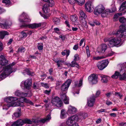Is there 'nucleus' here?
Masks as SVG:
<instances>
[{"label":"nucleus","mask_w":126,"mask_h":126,"mask_svg":"<svg viewBox=\"0 0 126 126\" xmlns=\"http://www.w3.org/2000/svg\"><path fill=\"white\" fill-rule=\"evenodd\" d=\"M89 81L92 84H95L98 82L97 76L94 74H93L88 78Z\"/></svg>","instance_id":"obj_12"},{"label":"nucleus","mask_w":126,"mask_h":126,"mask_svg":"<svg viewBox=\"0 0 126 126\" xmlns=\"http://www.w3.org/2000/svg\"><path fill=\"white\" fill-rule=\"evenodd\" d=\"M43 45L42 43H38L37 47H43Z\"/></svg>","instance_id":"obj_61"},{"label":"nucleus","mask_w":126,"mask_h":126,"mask_svg":"<svg viewBox=\"0 0 126 126\" xmlns=\"http://www.w3.org/2000/svg\"><path fill=\"white\" fill-rule=\"evenodd\" d=\"M42 9L43 11L45 13H47L49 10L48 6L46 4L43 6Z\"/></svg>","instance_id":"obj_32"},{"label":"nucleus","mask_w":126,"mask_h":126,"mask_svg":"<svg viewBox=\"0 0 126 126\" xmlns=\"http://www.w3.org/2000/svg\"><path fill=\"white\" fill-rule=\"evenodd\" d=\"M20 110V109H18L17 111L14 113L12 116V118L13 119L14 118V117L16 118H18L21 116V112Z\"/></svg>","instance_id":"obj_28"},{"label":"nucleus","mask_w":126,"mask_h":126,"mask_svg":"<svg viewBox=\"0 0 126 126\" xmlns=\"http://www.w3.org/2000/svg\"><path fill=\"white\" fill-rule=\"evenodd\" d=\"M126 1L123 3L121 4L120 8L119 10V11L120 12L121 11H125V12H126Z\"/></svg>","instance_id":"obj_27"},{"label":"nucleus","mask_w":126,"mask_h":126,"mask_svg":"<svg viewBox=\"0 0 126 126\" xmlns=\"http://www.w3.org/2000/svg\"><path fill=\"white\" fill-rule=\"evenodd\" d=\"M11 26V25L9 24L4 20L0 21V28L2 29H7L9 28Z\"/></svg>","instance_id":"obj_17"},{"label":"nucleus","mask_w":126,"mask_h":126,"mask_svg":"<svg viewBox=\"0 0 126 126\" xmlns=\"http://www.w3.org/2000/svg\"><path fill=\"white\" fill-rule=\"evenodd\" d=\"M75 58L74 59V60L75 61H78L79 60V55L77 54H76L74 56Z\"/></svg>","instance_id":"obj_50"},{"label":"nucleus","mask_w":126,"mask_h":126,"mask_svg":"<svg viewBox=\"0 0 126 126\" xmlns=\"http://www.w3.org/2000/svg\"><path fill=\"white\" fill-rule=\"evenodd\" d=\"M105 58V57L103 56H100L94 57L93 59L94 60H99Z\"/></svg>","instance_id":"obj_44"},{"label":"nucleus","mask_w":126,"mask_h":126,"mask_svg":"<svg viewBox=\"0 0 126 126\" xmlns=\"http://www.w3.org/2000/svg\"><path fill=\"white\" fill-rule=\"evenodd\" d=\"M76 61H75L74 60L73 61H72L71 62L72 64H69V65H70L71 66L74 67L75 66V65H77V63L76 62Z\"/></svg>","instance_id":"obj_47"},{"label":"nucleus","mask_w":126,"mask_h":126,"mask_svg":"<svg viewBox=\"0 0 126 126\" xmlns=\"http://www.w3.org/2000/svg\"><path fill=\"white\" fill-rule=\"evenodd\" d=\"M114 94L117 96L119 97L120 98H121L123 96L119 93L117 92H115V93Z\"/></svg>","instance_id":"obj_49"},{"label":"nucleus","mask_w":126,"mask_h":126,"mask_svg":"<svg viewBox=\"0 0 126 126\" xmlns=\"http://www.w3.org/2000/svg\"><path fill=\"white\" fill-rule=\"evenodd\" d=\"M18 99L17 98L13 96H9L6 98L4 100L6 103L3 105V109L7 110L10 107L20 106V104L19 102H14Z\"/></svg>","instance_id":"obj_1"},{"label":"nucleus","mask_w":126,"mask_h":126,"mask_svg":"<svg viewBox=\"0 0 126 126\" xmlns=\"http://www.w3.org/2000/svg\"><path fill=\"white\" fill-rule=\"evenodd\" d=\"M22 121V126L24 124H31L32 123V122L30 119H26L24 120L21 119Z\"/></svg>","instance_id":"obj_31"},{"label":"nucleus","mask_w":126,"mask_h":126,"mask_svg":"<svg viewBox=\"0 0 126 126\" xmlns=\"http://www.w3.org/2000/svg\"><path fill=\"white\" fill-rule=\"evenodd\" d=\"M9 34V33L6 31H0V38L2 39L5 35H8Z\"/></svg>","instance_id":"obj_23"},{"label":"nucleus","mask_w":126,"mask_h":126,"mask_svg":"<svg viewBox=\"0 0 126 126\" xmlns=\"http://www.w3.org/2000/svg\"><path fill=\"white\" fill-rule=\"evenodd\" d=\"M122 12L121 13H116V14L118 15V16H121L125 14L126 12H125V11H122Z\"/></svg>","instance_id":"obj_54"},{"label":"nucleus","mask_w":126,"mask_h":126,"mask_svg":"<svg viewBox=\"0 0 126 126\" xmlns=\"http://www.w3.org/2000/svg\"><path fill=\"white\" fill-rule=\"evenodd\" d=\"M19 20L20 22L22 23L30 22L31 21L28 16L24 12L20 16Z\"/></svg>","instance_id":"obj_8"},{"label":"nucleus","mask_w":126,"mask_h":126,"mask_svg":"<svg viewBox=\"0 0 126 126\" xmlns=\"http://www.w3.org/2000/svg\"><path fill=\"white\" fill-rule=\"evenodd\" d=\"M53 21L54 23L55 24H59L60 22L59 19L57 18L54 17L53 19Z\"/></svg>","instance_id":"obj_36"},{"label":"nucleus","mask_w":126,"mask_h":126,"mask_svg":"<svg viewBox=\"0 0 126 126\" xmlns=\"http://www.w3.org/2000/svg\"><path fill=\"white\" fill-rule=\"evenodd\" d=\"M77 109L75 108L71 105L69 106L67 110V112L68 113L72 114L75 113Z\"/></svg>","instance_id":"obj_21"},{"label":"nucleus","mask_w":126,"mask_h":126,"mask_svg":"<svg viewBox=\"0 0 126 126\" xmlns=\"http://www.w3.org/2000/svg\"><path fill=\"white\" fill-rule=\"evenodd\" d=\"M41 84L42 86L46 88H47L49 87V86L48 84L47 83H41Z\"/></svg>","instance_id":"obj_48"},{"label":"nucleus","mask_w":126,"mask_h":126,"mask_svg":"<svg viewBox=\"0 0 126 126\" xmlns=\"http://www.w3.org/2000/svg\"><path fill=\"white\" fill-rule=\"evenodd\" d=\"M53 61L57 63L58 67L59 68L62 67L63 64H67V63L65 62L64 60L63 59L58 60L57 59L54 58Z\"/></svg>","instance_id":"obj_15"},{"label":"nucleus","mask_w":126,"mask_h":126,"mask_svg":"<svg viewBox=\"0 0 126 126\" xmlns=\"http://www.w3.org/2000/svg\"><path fill=\"white\" fill-rule=\"evenodd\" d=\"M66 113L64 110H62L61 111L60 117L62 119L65 118L66 117Z\"/></svg>","instance_id":"obj_33"},{"label":"nucleus","mask_w":126,"mask_h":126,"mask_svg":"<svg viewBox=\"0 0 126 126\" xmlns=\"http://www.w3.org/2000/svg\"><path fill=\"white\" fill-rule=\"evenodd\" d=\"M104 40L105 42H108V45L110 47L116 46L119 44L121 41V39L120 38H114L110 39V38H106Z\"/></svg>","instance_id":"obj_4"},{"label":"nucleus","mask_w":126,"mask_h":126,"mask_svg":"<svg viewBox=\"0 0 126 126\" xmlns=\"http://www.w3.org/2000/svg\"><path fill=\"white\" fill-rule=\"evenodd\" d=\"M109 63V62L107 60H103L98 62L97 66L99 69L102 70L107 66Z\"/></svg>","instance_id":"obj_7"},{"label":"nucleus","mask_w":126,"mask_h":126,"mask_svg":"<svg viewBox=\"0 0 126 126\" xmlns=\"http://www.w3.org/2000/svg\"><path fill=\"white\" fill-rule=\"evenodd\" d=\"M126 63H124L122 64H119L118 65V66L121 67V71H122L123 72H124L122 75H121L119 72L116 71L114 74L111 77L113 78L116 79L119 77L121 80L125 79L126 72Z\"/></svg>","instance_id":"obj_3"},{"label":"nucleus","mask_w":126,"mask_h":126,"mask_svg":"<svg viewBox=\"0 0 126 126\" xmlns=\"http://www.w3.org/2000/svg\"><path fill=\"white\" fill-rule=\"evenodd\" d=\"M70 52L69 50H64L62 52V54L63 55H66L67 56H68L69 55Z\"/></svg>","instance_id":"obj_41"},{"label":"nucleus","mask_w":126,"mask_h":126,"mask_svg":"<svg viewBox=\"0 0 126 126\" xmlns=\"http://www.w3.org/2000/svg\"><path fill=\"white\" fill-rule=\"evenodd\" d=\"M82 84V79H80L78 83L76 84V82H75V85L76 86L80 87L81 86Z\"/></svg>","instance_id":"obj_43"},{"label":"nucleus","mask_w":126,"mask_h":126,"mask_svg":"<svg viewBox=\"0 0 126 126\" xmlns=\"http://www.w3.org/2000/svg\"><path fill=\"white\" fill-rule=\"evenodd\" d=\"M105 9L104 6L102 5L97 6L94 9V14L97 15L98 14L102 13Z\"/></svg>","instance_id":"obj_13"},{"label":"nucleus","mask_w":126,"mask_h":126,"mask_svg":"<svg viewBox=\"0 0 126 126\" xmlns=\"http://www.w3.org/2000/svg\"><path fill=\"white\" fill-rule=\"evenodd\" d=\"M86 51L88 57L90 55V54L89 49V48H86Z\"/></svg>","instance_id":"obj_57"},{"label":"nucleus","mask_w":126,"mask_h":126,"mask_svg":"<svg viewBox=\"0 0 126 126\" xmlns=\"http://www.w3.org/2000/svg\"><path fill=\"white\" fill-rule=\"evenodd\" d=\"M85 10L88 12H92L94 8L92 5V2H88L85 4Z\"/></svg>","instance_id":"obj_16"},{"label":"nucleus","mask_w":126,"mask_h":126,"mask_svg":"<svg viewBox=\"0 0 126 126\" xmlns=\"http://www.w3.org/2000/svg\"><path fill=\"white\" fill-rule=\"evenodd\" d=\"M29 93L30 95L28 96H30L32 95L31 92H29L28 93H24L21 92L19 91H17L15 93V95L16 96L19 97H25L27 96L28 94Z\"/></svg>","instance_id":"obj_19"},{"label":"nucleus","mask_w":126,"mask_h":126,"mask_svg":"<svg viewBox=\"0 0 126 126\" xmlns=\"http://www.w3.org/2000/svg\"><path fill=\"white\" fill-rule=\"evenodd\" d=\"M51 91V90H45L44 91V93L46 94L49 95Z\"/></svg>","instance_id":"obj_58"},{"label":"nucleus","mask_w":126,"mask_h":126,"mask_svg":"<svg viewBox=\"0 0 126 126\" xmlns=\"http://www.w3.org/2000/svg\"><path fill=\"white\" fill-rule=\"evenodd\" d=\"M72 81L70 79H68L63 84L61 87V88L62 91H65L67 90Z\"/></svg>","instance_id":"obj_14"},{"label":"nucleus","mask_w":126,"mask_h":126,"mask_svg":"<svg viewBox=\"0 0 126 126\" xmlns=\"http://www.w3.org/2000/svg\"><path fill=\"white\" fill-rule=\"evenodd\" d=\"M79 13L80 16V17H84V18H86L87 17V16L82 11H80V12Z\"/></svg>","instance_id":"obj_40"},{"label":"nucleus","mask_w":126,"mask_h":126,"mask_svg":"<svg viewBox=\"0 0 126 126\" xmlns=\"http://www.w3.org/2000/svg\"><path fill=\"white\" fill-rule=\"evenodd\" d=\"M100 91H97L96 93V95H95V96H94V97H95V98L96 97H98L100 94Z\"/></svg>","instance_id":"obj_62"},{"label":"nucleus","mask_w":126,"mask_h":126,"mask_svg":"<svg viewBox=\"0 0 126 126\" xmlns=\"http://www.w3.org/2000/svg\"><path fill=\"white\" fill-rule=\"evenodd\" d=\"M51 118L50 115L49 114H48L45 119L38 120L36 121L37 123H44L45 122L49 121L51 119Z\"/></svg>","instance_id":"obj_24"},{"label":"nucleus","mask_w":126,"mask_h":126,"mask_svg":"<svg viewBox=\"0 0 126 126\" xmlns=\"http://www.w3.org/2000/svg\"><path fill=\"white\" fill-rule=\"evenodd\" d=\"M119 126H126V123L122 122L119 124Z\"/></svg>","instance_id":"obj_64"},{"label":"nucleus","mask_w":126,"mask_h":126,"mask_svg":"<svg viewBox=\"0 0 126 126\" xmlns=\"http://www.w3.org/2000/svg\"><path fill=\"white\" fill-rule=\"evenodd\" d=\"M115 53L114 52L111 51L108 53V56H112Z\"/></svg>","instance_id":"obj_55"},{"label":"nucleus","mask_w":126,"mask_h":126,"mask_svg":"<svg viewBox=\"0 0 126 126\" xmlns=\"http://www.w3.org/2000/svg\"><path fill=\"white\" fill-rule=\"evenodd\" d=\"M21 119H19L11 125L12 126H22Z\"/></svg>","instance_id":"obj_26"},{"label":"nucleus","mask_w":126,"mask_h":126,"mask_svg":"<svg viewBox=\"0 0 126 126\" xmlns=\"http://www.w3.org/2000/svg\"><path fill=\"white\" fill-rule=\"evenodd\" d=\"M119 21L121 23H124L126 22V18L123 17H121L119 18Z\"/></svg>","instance_id":"obj_42"},{"label":"nucleus","mask_w":126,"mask_h":126,"mask_svg":"<svg viewBox=\"0 0 126 126\" xmlns=\"http://www.w3.org/2000/svg\"><path fill=\"white\" fill-rule=\"evenodd\" d=\"M21 98H20L19 100V101H18L17 102H15L14 101V102H19L20 103V106H23V103L24 102V100H25V98L24 97H21Z\"/></svg>","instance_id":"obj_34"},{"label":"nucleus","mask_w":126,"mask_h":126,"mask_svg":"<svg viewBox=\"0 0 126 126\" xmlns=\"http://www.w3.org/2000/svg\"><path fill=\"white\" fill-rule=\"evenodd\" d=\"M47 2L48 3V6L49 7H52L54 5V1L52 0H49Z\"/></svg>","instance_id":"obj_37"},{"label":"nucleus","mask_w":126,"mask_h":126,"mask_svg":"<svg viewBox=\"0 0 126 126\" xmlns=\"http://www.w3.org/2000/svg\"><path fill=\"white\" fill-rule=\"evenodd\" d=\"M2 2L7 4L10 3V0H3Z\"/></svg>","instance_id":"obj_52"},{"label":"nucleus","mask_w":126,"mask_h":126,"mask_svg":"<svg viewBox=\"0 0 126 126\" xmlns=\"http://www.w3.org/2000/svg\"><path fill=\"white\" fill-rule=\"evenodd\" d=\"M101 78V81L103 82L106 83L109 79V77L106 76L102 75L100 76Z\"/></svg>","instance_id":"obj_25"},{"label":"nucleus","mask_w":126,"mask_h":126,"mask_svg":"<svg viewBox=\"0 0 126 126\" xmlns=\"http://www.w3.org/2000/svg\"><path fill=\"white\" fill-rule=\"evenodd\" d=\"M119 28L120 30L117 31L116 33L114 34H115L117 37H119V38L121 39L120 38L123 37L124 36V32L126 30V25H122L120 26Z\"/></svg>","instance_id":"obj_6"},{"label":"nucleus","mask_w":126,"mask_h":126,"mask_svg":"<svg viewBox=\"0 0 126 126\" xmlns=\"http://www.w3.org/2000/svg\"><path fill=\"white\" fill-rule=\"evenodd\" d=\"M79 119L78 115H75L69 117L66 122V124L67 126H71L73 124L77 123L76 122Z\"/></svg>","instance_id":"obj_5"},{"label":"nucleus","mask_w":126,"mask_h":126,"mask_svg":"<svg viewBox=\"0 0 126 126\" xmlns=\"http://www.w3.org/2000/svg\"><path fill=\"white\" fill-rule=\"evenodd\" d=\"M111 12L110 10L109 9H107L105 10H104L103 12L101 14V16L102 17H106Z\"/></svg>","instance_id":"obj_29"},{"label":"nucleus","mask_w":126,"mask_h":126,"mask_svg":"<svg viewBox=\"0 0 126 126\" xmlns=\"http://www.w3.org/2000/svg\"><path fill=\"white\" fill-rule=\"evenodd\" d=\"M84 39L83 38L80 41L79 44V46L81 47H84L85 45V42H84Z\"/></svg>","instance_id":"obj_39"},{"label":"nucleus","mask_w":126,"mask_h":126,"mask_svg":"<svg viewBox=\"0 0 126 126\" xmlns=\"http://www.w3.org/2000/svg\"><path fill=\"white\" fill-rule=\"evenodd\" d=\"M95 101V97L93 96L88 99L87 104L88 106L90 107H93Z\"/></svg>","instance_id":"obj_18"},{"label":"nucleus","mask_w":126,"mask_h":126,"mask_svg":"<svg viewBox=\"0 0 126 126\" xmlns=\"http://www.w3.org/2000/svg\"><path fill=\"white\" fill-rule=\"evenodd\" d=\"M61 98L66 104L69 103V99L68 97L65 94L62 93L60 95Z\"/></svg>","instance_id":"obj_20"},{"label":"nucleus","mask_w":126,"mask_h":126,"mask_svg":"<svg viewBox=\"0 0 126 126\" xmlns=\"http://www.w3.org/2000/svg\"><path fill=\"white\" fill-rule=\"evenodd\" d=\"M107 49L106 48H97V51L100 55H102L104 53Z\"/></svg>","instance_id":"obj_30"},{"label":"nucleus","mask_w":126,"mask_h":126,"mask_svg":"<svg viewBox=\"0 0 126 126\" xmlns=\"http://www.w3.org/2000/svg\"><path fill=\"white\" fill-rule=\"evenodd\" d=\"M119 16H118V15H117L116 14H115L113 17V19L114 21H117L118 20V18Z\"/></svg>","instance_id":"obj_53"},{"label":"nucleus","mask_w":126,"mask_h":126,"mask_svg":"<svg viewBox=\"0 0 126 126\" xmlns=\"http://www.w3.org/2000/svg\"><path fill=\"white\" fill-rule=\"evenodd\" d=\"M70 18L72 21L75 22L77 20V16L76 15H75L71 16Z\"/></svg>","instance_id":"obj_38"},{"label":"nucleus","mask_w":126,"mask_h":126,"mask_svg":"<svg viewBox=\"0 0 126 126\" xmlns=\"http://www.w3.org/2000/svg\"><path fill=\"white\" fill-rule=\"evenodd\" d=\"M54 32L55 33L57 34H58L59 33L58 32V31H60V30L58 28H54Z\"/></svg>","instance_id":"obj_60"},{"label":"nucleus","mask_w":126,"mask_h":126,"mask_svg":"<svg viewBox=\"0 0 126 126\" xmlns=\"http://www.w3.org/2000/svg\"><path fill=\"white\" fill-rule=\"evenodd\" d=\"M61 16L62 17L64 18L66 20H67L68 17L66 16L64 14H62V15H61Z\"/></svg>","instance_id":"obj_63"},{"label":"nucleus","mask_w":126,"mask_h":126,"mask_svg":"<svg viewBox=\"0 0 126 126\" xmlns=\"http://www.w3.org/2000/svg\"><path fill=\"white\" fill-rule=\"evenodd\" d=\"M97 111L99 113H100L102 112H106V110L101 109L100 110H98Z\"/></svg>","instance_id":"obj_56"},{"label":"nucleus","mask_w":126,"mask_h":126,"mask_svg":"<svg viewBox=\"0 0 126 126\" xmlns=\"http://www.w3.org/2000/svg\"><path fill=\"white\" fill-rule=\"evenodd\" d=\"M16 64L13 62L9 65L4 67L2 71V72L0 75V81L5 78L16 70L13 68V66Z\"/></svg>","instance_id":"obj_2"},{"label":"nucleus","mask_w":126,"mask_h":126,"mask_svg":"<svg viewBox=\"0 0 126 126\" xmlns=\"http://www.w3.org/2000/svg\"><path fill=\"white\" fill-rule=\"evenodd\" d=\"M52 103L53 106H56L58 108L61 107L63 105L62 102L58 97H56L52 99Z\"/></svg>","instance_id":"obj_10"},{"label":"nucleus","mask_w":126,"mask_h":126,"mask_svg":"<svg viewBox=\"0 0 126 126\" xmlns=\"http://www.w3.org/2000/svg\"><path fill=\"white\" fill-rule=\"evenodd\" d=\"M41 25V23H34L32 24H25L21 26V28H27L32 29H34L35 28H38L40 27Z\"/></svg>","instance_id":"obj_11"},{"label":"nucleus","mask_w":126,"mask_h":126,"mask_svg":"<svg viewBox=\"0 0 126 126\" xmlns=\"http://www.w3.org/2000/svg\"><path fill=\"white\" fill-rule=\"evenodd\" d=\"M24 102L27 103L31 105H33V103L31 101L27 99V98H25Z\"/></svg>","instance_id":"obj_46"},{"label":"nucleus","mask_w":126,"mask_h":126,"mask_svg":"<svg viewBox=\"0 0 126 126\" xmlns=\"http://www.w3.org/2000/svg\"><path fill=\"white\" fill-rule=\"evenodd\" d=\"M32 84V80L31 79H28L24 82H22L20 85L23 89L26 88L29 89L31 87Z\"/></svg>","instance_id":"obj_9"},{"label":"nucleus","mask_w":126,"mask_h":126,"mask_svg":"<svg viewBox=\"0 0 126 126\" xmlns=\"http://www.w3.org/2000/svg\"><path fill=\"white\" fill-rule=\"evenodd\" d=\"M86 18L80 17V22L83 25H85L87 24V22L85 20Z\"/></svg>","instance_id":"obj_35"},{"label":"nucleus","mask_w":126,"mask_h":126,"mask_svg":"<svg viewBox=\"0 0 126 126\" xmlns=\"http://www.w3.org/2000/svg\"><path fill=\"white\" fill-rule=\"evenodd\" d=\"M62 39L63 41H64L65 40V36L64 35L63 36L62 35H61L59 36Z\"/></svg>","instance_id":"obj_59"},{"label":"nucleus","mask_w":126,"mask_h":126,"mask_svg":"<svg viewBox=\"0 0 126 126\" xmlns=\"http://www.w3.org/2000/svg\"><path fill=\"white\" fill-rule=\"evenodd\" d=\"M68 1L69 3L71 4H74L75 1H76L78 4L81 5L84 3L85 0H68Z\"/></svg>","instance_id":"obj_22"},{"label":"nucleus","mask_w":126,"mask_h":126,"mask_svg":"<svg viewBox=\"0 0 126 126\" xmlns=\"http://www.w3.org/2000/svg\"><path fill=\"white\" fill-rule=\"evenodd\" d=\"M25 31H26V30L23 31L21 32V34L22 35V38H25L27 36V33L25 32Z\"/></svg>","instance_id":"obj_45"},{"label":"nucleus","mask_w":126,"mask_h":126,"mask_svg":"<svg viewBox=\"0 0 126 126\" xmlns=\"http://www.w3.org/2000/svg\"><path fill=\"white\" fill-rule=\"evenodd\" d=\"M25 50V48H19L18 51L19 52H24Z\"/></svg>","instance_id":"obj_51"}]
</instances>
